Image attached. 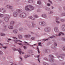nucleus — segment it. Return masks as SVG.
I'll use <instances>...</instances> for the list:
<instances>
[{"label":"nucleus","instance_id":"72a5a7b5","mask_svg":"<svg viewBox=\"0 0 65 65\" xmlns=\"http://www.w3.org/2000/svg\"><path fill=\"white\" fill-rule=\"evenodd\" d=\"M20 31H23V28H20L19 29Z\"/></svg>","mask_w":65,"mask_h":65},{"label":"nucleus","instance_id":"a19ab883","mask_svg":"<svg viewBox=\"0 0 65 65\" xmlns=\"http://www.w3.org/2000/svg\"><path fill=\"white\" fill-rule=\"evenodd\" d=\"M13 39H17V38L15 37H13Z\"/></svg>","mask_w":65,"mask_h":65},{"label":"nucleus","instance_id":"6ab92c4d","mask_svg":"<svg viewBox=\"0 0 65 65\" xmlns=\"http://www.w3.org/2000/svg\"><path fill=\"white\" fill-rule=\"evenodd\" d=\"M28 18L29 19H32L33 20H35V19L32 17L31 16L29 17Z\"/></svg>","mask_w":65,"mask_h":65},{"label":"nucleus","instance_id":"6e6552de","mask_svg":"<svg viewBox=\"0 0 65 65\" xmlns=\"http://www.w3.org/2000/svg\"><path fill=\"white\" fill-rule=\"evenodd\" d=\"M39 24L40 25H41V26H44V25L45 24V23L44 22H40Z\"/></svg>","mask_w":65,"mask_h":65},{"label":"nucleus","instance_id":"de8ad7c7","mask_svg":"<svg viewBox=\"0 0 65 65\" xmlns=\"http://www.w3.org/2000/svg\"><path fill=\"white\" fill-rule=\"evenodd\" d=\"M59 57H61V59H62V58H63V57H61V56H60L58 57V58H59Z\"/></svg>","mask_w":65,"mask_h":65},{"label":"nucleus","instance_id":"13d9d810","mask_svg":"<svg viewBox=\"0 0 65 65\" xmlns=\"http://www.w3.org/2000/svg\"><path fill=\"white\" fill-rule=\"evenodd\" d=\"M38 12H40V10H39L37 11Z\"/></svg>","mask_w":65,"mask_h":65},{"label":"nucleus","instance_id":"c03bdc74","mask_svg":"<svg viewBox=\"0 0 65 65\" xmlns=\"http://www.w3.org/2000/svg\"><path fill=\"white\" fill-rule=\"evenodd\" d=\"M48 1H49V2H50V3H51V4H52V2L50 0H49Z\"/></svg>","mask_w":65,"mask_h":65},{"label":"nucleus","instance_id":"f03ea898","mask_svg":"<svg viewBox=\"0 0 65 65\" xmlns=\"http://www.w3.org/2000/svg\"><path fill=\"white\" fill-rule=\"evenodd\" d=\"M9 15H6V17L4 18V19L5 21L6 22H8L9 21Z\"/></svg>","mask_w":65,"mask_h":65},{"label":"nucleus","instance_id":"37998d69","mask_svg":"<svg viewBox=\"0 0 65 65\" xmlns=\"http://www.w3.org/2000/svg\"><path fill=\"white\" fill-rule=\"evenodd\" d=\"M54 37V36H51V37H50V38H53Z\"/></svg>","mask_w":65,"mask_h":65},{"label":"nucleus","instance_id":"2f4dec72","mask_svg":"<svg viewBox=\"0 0 65 65\" xmlns=\"http://www.w3.org/2000/svg\"><path fill=\"white\" fill-rule=\"evenodd\" d=\"M43 64L44 65H48V64L45 62H44Z\"/></svg>","mask_w":65,"mask_h":65},{"label":"nucleus","instance_id":"09e8293b","mask_svg":"<svg viewBox=\"0 0 65 65\" xmlns=\"http://www.w3.org/2000/svg\"><path fill=\"white\" fill-rule=\"evenodd\" d=\"M20 59L21 60V61H22V57H20Z\"/></svg>","mask_w":65,"mask_h":65},{"label":"nucleus","instance_id":"4468645a","mask_svg":"<svg viewBox=\"0 0 65 65\" xmlns=\"http://www.w3.org/2000/svg\"><path fill=\"white\" fill-rule=\"evenodd\" d=\"M45 32H49V29L47 28L45 29Z\"/></svg>","mask_w":65,"mask_h":65},{"label":"nucleus","instance_id":"7ed1b4c3","mask_svg":"<svg viewBox=\"0 0 65 65\" xmlns=\"http://www.w3.org/2000/svg\"><path fill=\"white\" fill-rule=\"evenodd\" d=\"M14 23V22L13 21H12L11 22H10V24L11 25H9L8 26V28L9 29H13V26L12 25H13V24Z\"/></svg>","mask_w":65,"mask_h":65},{"label":"nucleus","instance_id":"2eb2a0df","mask_svg":"<svg viewBox=\"0 0 65 65\" xmlns=\"http://www.w3.org/2000/svg\"><path fill=\"white\" fill-rule=\"evenodd\" d=\"M64 35V34L63 33L60 32V33H59V35H57V36H60V35Z\"/></svg>","mask_w":65,"mask_h":65},{"label":"nucleus","instance_id":"9d476101","mask_svg":"<svg viewBox=\"0 0 65 65\" xmlns=\"http://www.w3.org/2000/svg\"><path fill=\"white\" fill-rule=\"evenodd\" d=\"M7 7L8 8H9L10 9H12V7L9 5H7Z\"/></svg>","mask_w":65,"mask_h":65},{"label":"nucleus","instance_id":"e433bc0d","mask_svg":"<svg viewBox=\"0 0 65 65\" xmlns=\"http://www.w3.org/2000/svg\"><path fill=\"white\" fill-rule=\"evenodd\" d=\"M50 62H53V59H52L51 60H50Z\"/></svg>","mask_w":65,"mask_h":65},{"label":"nucleus","instance_id":"3c124183","mask_svg":"<svg viewBox=\"0 0 65 65\" xmlns=\"http://www.w3.org/2000/svg\"><path fill=\"white\" fill-rule=\"evenodd\" d=\"M53 11H51L50 12V13H53Z\"/></svg>","mask_w":65,"mask_h":65},{"label":"nucleus","instance_id":"49530a36","mask_svg":"<svg viewBox=\"0 0 65 65\" xmlns=\"http://www.w3.org/2000/svg\"><path fill=\"white\" fill-rule=\"evenodd\" d=\"M47 4L48 6H50V5H51V4H50L48 3Z\"/></svg>","mask_w":65,"mask_h":65},{"label":"nucleus","instance_id":"e2e57ef3","mask_svg":"<svg viewBox=\"0 0 65 65\" xmlns=\"http://www.w3.org/2000/svg\"><path fill=\"white\" fill-rule=\"evenodd\" d=\"M27 45H29V44H27Z\"/></svg>","mask_w":65,"mask_h":65},{"label":"nucleus","instance_id":"c756f323","mask_svg":"<svg viewBox=\"0 0 65 65\" xmlns=\"http://www.w3.org/2000/svg\"><path fill=\"white\" fill-rule=\"evenodd\" d=\"M37 49L38 50V52L39 53L40 52H39V48H38V47L37 48Z\"/></svg>","mask_w":65,"mask_h":65},{"label":"nucleus","instance_id":"6e6d98bb","mask_svg":"<svg viewBox=\"0 0 65 65\" xmlns=\"http://www.w3.org/2000/svg\"><path fill=\"white\" fill-rule=\"evenodd\" d=\"M37 57V58H39V55H38Z\"/></svg>","mask_w":65,"mask_h":65},{"label":"nucleus","instance_id":"338daca9","mask_svg":"<svg viewBox=\"0 0 65 65\" xmlns=\"http://www.w3.org/2000/svg\"><path fill=\"white\" fill-rule=\"evenodd\" d=\"M6 26H4V27H5V28H6Z\"/></svg>","mask_w":65,"mask_h":65},{"label":"nucleus","instance_id":"f3484780","mask_svg":"<svg viewBox=\"0 0 65 65\" xmlns=\"http://www.w3.org/2000/svg\"><path fill=\"white\" fill-rule=\"evenodd\" d=\"M32 26L33 27H35V24L34 23V22H32Z\"/></svg>","mask_w":65,"mask_h":65},{"label":"nucleus","instance_id":"4d7b16f0","mask_svg":"<svg viewBox=\"0 0 65 65\" xmlns=\"http://www.w3.org/2000/svg\"><path fill=\"white\" fill-rule=\"evenodd\" d=\"M61 21L62 22H63V21H64V20H62V19L61 20Z\"/></svg>","mask_w":65,"mask_h":65},{"label":"nucleus","instance_id":"69168bd1","mask_svg":"<svg viewBox=\"0 0 65 65\" xmlns=\"http://www.w3.org/2000/svg\"><path fill=\"white\" fill-rule=\"evenodd\" d=\"M52 9H53V8H54V7H52Z\"/></svg>","mask_w":65,"mask_h":65},{"label":"nucleus","instance_id":"cd10ccee","mask_svg":"<svg viewBox=\"0 0 65 65\" xmlns=\"http://www.w3.org/2000/svg\"><path fill=\"white\" fill-rule=\"evenodd\" d=\"M31 39L32 40H35V38L34 37H32L31 38Z\"/></svg>","mask_w":65,"mask_h":65},{"label":"nucleus","instance_id":"a211bd4d","mask_svg":"<svg viewBox=\"0 0 65 65\" xmlns=\"http://www.w3.org/2000/svg\"><path fill=\"white\" fill-rule=\"evenodd\" d=\"M54 30L55 31V32H57L58 31V29L57 27H56L54 28Z\"/></svg>","mask_w":65,"mask_h":65},{"label":"nucleus","instance_id":"680f3d73","mask_svg":"<svg viewBox=\"0 0 65 65\" xmlns=\"http://www.w3.org/2000/svg\"><path fill=\"white\" fill-rule=\"evenodd\" d=\"M48 40V39H45V41H45L46 40Z\"/></svg>","mask_w":65,"mask_h":65},{"label":"nucleus","instance_id":"864d4df0","mask_svg":"<svg viewBox=\"0 0 65 65\" xmlns=\"http://www.w3.org/2000/svg\"><path fill=\"white\" fill-rule=\"evenodd\" d=\"M0 45H1L2 46H3V45L1 43H0Z\"/></svg>","mask_w":65,"mask_h":65},{"label":"nucleus","instance_id":"aec40b11","mask_svg":"<svg viewBox=\"0 0 65 65\" xmlns=\"http://www.w3.org/2000/svg\"><path fill=\"white\" fill-rule=\"evenodd\" d=\"M18 37L20 39H21V38H22V36L19 35L18 36Z\"/></svg>","mask_w":65,"mask_h":65},{"label":"nucleus","instance_id":"39448f33","mask_svg":"<svg viewBox=\"0 0 65 65\" xmlns=\"http://www.w3.org/2000/svg\"><path fill=\"white\" fill-rule=\"evenodd\" d=\"M18 13L15 12H14L13 14V16L14 17H17L18 16Z\"/></svg>","mask_w":65,"mask_h":65},{"label":"nucleus","instance_id":"f257e3e1","mask_svg":"<svg viewBox=\"0 0 65 65\" xmlns=\"http://www.w3.org/2000/svg\"><path fill=\"white\" fill-rule=\"evenodd\" d=\"M25 9L26 10H27V11H31L34 9V7L31 5L27 6L25 7Z\"/></svg>","mask_w":65,"mask_h":65},{"label":"nucleus","instance_id":"473e14b6","mask_svg":"<svg viewBox=\"0 0 65 65\" xmlns=\"http://www.w3.org/2000/svg\"><path fill=\"white\" fill-rule=\"evenodd\" d=\"M4 16V15H3V14H1L0 17L1 18L2 17H3Z\"/></svg>","mask_w":65,"mask_h":65},{"label":"nucleus","instance_id":"58836bf2","mask_svg":"<svg viewBox=\"0 0 65 65\" xmlns=\"http://www.w3.org/2000/svg\"><path fill=\"white\" fill-rule=\"evenodd\" d=\"M23 48H24V49H26V48H27V47H26L25 46H24Z\"/></svg>","mask_w":65,"mask_h":65},{"label":"nucleus","instance_id":"5fc2aeb1","mask_svg":"<svg viewBox=\"0 0 65 65\" xmlns=\"http://www.w3.org/2000/svg\"><path fill=\"white\" fill-rule=\"evenodd\" d=\"M38 61L40 63V61L39 60V58L38 59Z\"/></svg>","mask_w":65,"mask_h":65},{"label":"nucleus","instance_id":"a878e982","mask_svg":"<svg viewBox=\"0 0 65 65\" xmlns=\"http://www.w3.org/2000/svg\"><path fill=\"white\" fill-rule=\"evenodd\" d=\"M37 3L38 4H39V5H40V4L41 3V2H40V1H38L37 2Z\"/></svg>","mask_w":65,"mask_h":65},{"label":"nucleus","instance_id":"0eeeda50","mask_svg":"<svg viewBox=\"0 0 65 65\" xmlns=\"http://www.w3.org/2000/svg\"><path fill=\"white\" fill-rule=\"evenodd\" d=\"M0 12H2V11H3V12L4 13L5 11H6L5 10V9L3 8H1L0 9Z\"/></svg>","mask_w":65,"mask_h":65},{"label":"nucleus","instance_id":"9b49d317","mask_svg":"<svg viewBox=\"0 0 65 65\" xmlns=\"http://www.w3.org/2000/svg\"><path fill=\"white\" fill-rule=\"evenodd\" d=\"M16 11L17 12H22V10L21 9H17V10Z\"/></svg>","mask_w":65,"mask_h":65},{"label":"nucleus","instance_id":"5701e85b","mask_svg":"<svg viewBox=\"0 0 65 65\" xmlns=\"http://www.w3.org/2000/svg\"><path fill=\"white\" fill-rule=\"evenodd\" d=\"M1 36H5V34H3V33H1Z\"/></svg>","mask_w":65,"mask_h":65},{"label":"nucleus","instance_id":"f8f14e48","mask_svg":"<svg viewBox=\"0 0 65 65\" xmlns=\"http://www.w3.org/2000/svg\"><path fill=\"white\" fill-rule=\"evenodd\" d=\"M24 36L26 38H28V37H30L31 36L30 35H25Z\"/></svg>","mask_w":65,"mask_h":65},{"label":"nucleus","instance_id":"79ce46f5","mask_svg":"<svg viewBox=\"0 0 65 65\" xmlns=\"http://www.w3.org/2000/svg\"><path fill=\"white\" fill-rule=\"evenodd\" d=\"M18 44H19V45H22L23 44L21 43H19Z\"/></svg>","mask_w":65,"mask_h":65},{"label":"nucleus","instance_id":"c85d7f7f","mask_svg":"<svg viewBox=\"0 0 65 65\" xmlns=\"http://www.w3.org/2000/svg\"><path fill=\"white\" fill-rule=\"evenodd\" d=\"M61 39L63 41H65V38H62Z\"/></svg>","mask_w":65,"mask_h":65},{"label":"nucleus","instance_id":"393cba45","mask_svg":"<svg viewBox=\"0 0 65 65\" xmlns=\"http://www.w3.org/2000/svg\"><path fill=\"white\" fill-rule=\"evenodd\" d=\"M30 56L29 55H28L27 56L25 55L24 56V58H27V57H30Z\"/></svg>","mask_w":65,"mask_h":65},{"label":"nucleus","instance_id":"bf43d9fd","mask_svg":"<svg viewBox=\"0 0 65 65\" xmlns=\"http://www.w3.org/2000/svg\"><path fill=\"white\" fill-rule=\"evenodd\" d=\"M25 43H29L27 42H25Z\"/></svg>","mask_w":65,"mask_h":65},{"label":"nucleus","instance_id":"7c9ffc66","mask_svg":"<svg viewBox=\"0 0 65 65\" xmlns=\"http://www.w3.org/2000/svg\"><path fill=\"white\" fill-rule=\"evenodd\" d=\"M54 45L55 46H57V43H54Z\"/></svg>","mask_w":65,"mask_h":65},{"label":"nucleus","instance_id":"412c9836","mask_svg":"<svg viewBox=\"0 0 65 65\" xmlns=\"http://www.w3.org/2000/svg\"><path fill=\"white\" fill-rule=\"evenodd\" d=\"M42 17L44 18H46V16L45 14H43L42 15Z\"/></svg>","mask_w":65,"mask_h":65},{"label":"nucleus","instance_id":"bb28decb","mask_svg":"<svg viewBox=\"0 0 65 65\" xmlns=\"http://www.w3.org/2000/svg\"><path fill=\"white\" fill-rule=\"evenodd\" d=\"M34 18H38V16H37L36 15H34Z\"/></svg>","mask_w":65,"mask_h":65},{"label":"nucleus","instance_id":"dca6fc26","mask_svg":"<svg viewBox=\"0 0 65 65\" xmlns=\"http://www.w3.org/2000/svg\"><path fill=\"white\" fill-rule=\"evenodd\" d=\"M58 19H59V18H58V17H57L56 18V22L57 23H60V22L59 21H57L58 20Z\"/></svg>","mask_w":65,"mask_h":65},{"label":"nucleus","instance_id":"f704fd0d","mask_svg":"<svg viewBox=\"0 0 65 65\" xmlns=\"http://www.w3.org/2000/svg\"><path fill=\"white\" fill-rule=\"evenodd\" d=\"M49 57H51V58H52H52H53L54 57V56L52 55H49Z\"/></svg>","mask_w":65,"mask_h":65},{"label":"nucleus","instance_id":"4be33fe9","mask_svg":"<svg viewBox=\"0 0 65 65\" xmlns=\"http://www.w3.org/2000/svg\"><path fill=\"white\" fill-rule=\"evenodd\" d=\"M33 2V1L32 0H29L28 1V3H32Z\"/></svg>","mask_w":65,"mask_h":65},{"label":"nucleus","instance_id":"ddd939ff","mask_svg":"<svg viewBox=\"0 0 65 65\" xmlns=\"http://www.w3.org/2000/svg\"><path fill=\"white\" fill-rule=\"evenodd\" d=\"M13 32L14 33L16 34L18 32V30L17 29H15L13 30Z\"/></svg>","mask_w":65,"mask_h":65},{"label":"nucleus","instance_id":"8fccbe9b","mask_svg":"<svg viewBox=\"0 0 65 65\" xmlns=\"http://www.w3.org/2000/svg\"><path fill=\"white\" fill-rule=\"evenodd\" d=\"M44 59H45V60H47V59L46 58H45Z\"/></svg>","mask_w":65,"mask_h":65},{"label":"nucleus","instance_id":"0e129e2a","mask_svg":"<svg viewBox=\"0 0 65 65\" xmlns=\"http://www.w3.org/2000/svg\"><path fill=\"white\" fill-rule=\"evenodd\" d=\"M34 45H36V44H34Z\"/></svg>","mask_w":65,"mask_h":65},{"label":"nucleus","instance_id":"20e7f679","mask_svg":"<svg viewBox=\"0 0 65 65\" xmlns=\"http://www.w3.org/2000/svg\"><path fill=\"white\" fill-rule=\"evenodd\" d=\"M20 16L21 18H26V14L24 13H23L20 15Z\"/></svg>","mask_w":65,"mask_h":65},{"label":"nucleus","instance_id":"052dcab7","mask_svg":"<svg viewBox=\"0 0 65 65\" xmlns=\"http://www.w3.org/2000/svg\"><path fill=\"white\" fill-rule=\"evenodd\" d=\"M3 47L5 48H6V47Z\"/></svg>","mask_w":65,"mask_h":65},{"label":"nucleus","instance_id":"a18cd8bd","mask_svg":"<svg viewBox=\"0 0 65 65\" xmlns=\"http://www.w3.org/2000/svg\"><path fill=\"white\" fill-rule=\"evenodd\" d=\"M63 51H65V47H63Z\"/></svg>","mask_w":65,"mask_h":65},{"label":"nucleus","instance_id":"ea45409f","mask_svg":"<svg viewBox=\"0 0 65 65\" xmlns=\"http://www.w3.org/2000/svg\"><path fill=\"white\" fill-rule=\"evenodd\" d=\"M62 15L63 16H65V13H62Z\"/></svg>","mask_w":65,"mask_h":65},{"label":"nucleus","instance_id":"4c0bfd02","mask_svg":"<svg viewBox=\"0 0 65 65\" xmlns=\"http://www.w3.org/2000/svg\"><path fill=\"white\" fill-rule=\"evenodd\" d=\"M38 45L39 46H41V43H40L38 44Z\"/></svg>","mask_w":65,"mask_h":65},{"label":"nucleus","instance_id":"1a4fd4ad","mask_svg":"<svg viewBox=\"0 0 65 65\" xmlns=\"http://www.w3.org/2000/svg\"><path fill=\"white\" fill-rule=\"evenodd\" d=\"M13 40L15 43H17V42H23L22 41L20 40Z\"/></svg>","mask_w":65,"mask_h":65},{"label":"nucleus","instance_id":"b1692460","mask_svg":"<svg viewBox=\"0 0 65 65\" xmlns=\"http://www.w3.org/2000/svg\"><path fill=\"white\" fill-rule=\"evenodd\" d=\"M44 51H45V52L46 53H47V52H48L49 51H50V50H47V49H45V50H44Z\"/></svg>","mask_w":65,"mask_h":65},{"label":"nucleus","instance_id":"774afa93","mask_svg":"<svg viewBox=\"0 0 65 65\" xmlns=\"http://www.w3.org/2000/svg\"><path fill=\"white\" fill-rule=\"evenodd\" d=\"M64 8V9H65V7Z\"/></svg>","mask_w":65,"mask_h":65},{"label":"nucleus","instance_id":"c9c22d12","mask_svg":"<svg viewBox=\"0 0 65 65\" xmlns=\"http://www.w3.org/2000/svg\"><path fill=\"white\" fill-rule=\"evenodd\" d=\"M2 54H3V53H2V52L0 51V54L2 55Z\"/></svg>","mask_w":65,"mask_h":65},{"label":"nucleus","instance_id":"603ef678","mask_svg":"<svg viewBox=\"0 0 65 65\" xmlns=\"http://www.w3.org/2000/svg\"><path fill=\"white\" fill-rule=\"evenodd\" d=\"M8 40H11V39H8Z\"/></svg>","mask_w":65,"mask_h":65},{"label":"nucleus","instance_id":"423d86ee","mask_svg":"<svg viewBox=\"0 0 65 65\" xmlns=\"http://www.w3.org/2000/svg\"><path fill=\"white\" fill-rule=\"evenodd\" d=\"M14 50L15 51H18L19 53H20V54H24L23 52H22V51H21V49H20L19 50H17V49H15Z\"/></svg>","mask_w":65,"mask_h":65}]
</instances>
